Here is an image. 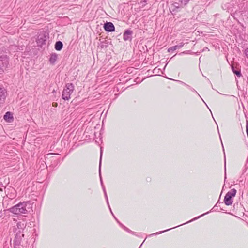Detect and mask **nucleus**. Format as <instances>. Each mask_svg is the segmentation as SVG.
I'll return each instance as SVG.
<instances>
[{
	"instance_id": "nucleus-31",
	"label": "nucleus",
	"mask_w": 248,
	"mask_h": 248,
	"mask_svg": "<svg viewBox=\"0 0 248 248\" xmlns=\"http://www.w3.org/2000/svg\"><path fill=\"white\" fill-rule=\"evenodd\" d=\"M109 208L110 211H111V208H110V207H109Z\"/></svg>"
},
{
	"instance_id": "nucleus-30",
	"label": "nucleus",
	"mask_w": 248,
	"mask_h": 248,
	"mask_svg": "<svg viewBox=\"0 0 248 248\" xmlns=\"http://www.w3.org/2000/svg\"><path fill=\"white\" fill-rule=\"evenodd\" d=\"M109 208L110 211H111V208H110V207H109Z\"/></svg>"
},
{
	"instance_id": "nucleus-19",
	"label": "nucleus",
	"mask_w": 248,
	"mask_h": 248,
	"mask_svg": "<svg viewBox=\"0 0 248 248\" xmlns=\"http://www.w3.org/2000/svg\"><path fill=\"white\" fill-rule=\"evenodd\" d=\"M104 193H105V197H106V200H107V203L108 204V197H107V193H106L105 189H104Z\"/></svg>"
},
{
	"instance_id": "nucleus-33",
	"label": "nucleus",
	"mask_w": 248,
	"mask_h": 248,
	"mask_svg": "<svg viewBox=\"0 0 248 248\" xmlns=\"http://www.w3.org/2000/svg\"><path fill=\"white\" fill-rule=\"evenodd\" d=\"M0 190H2V189H1V188H0Z\"/></svg>"
},
{
	"instance_id": "nucleus-3",
	"label": "nucleus",
	"mask_w": 248,
	"mask_h": 248,
	"mask_svg": "<svg viewBox=\"0 0 248 248\" xmlns=\"http://www.w3.org/2000/svg\"><path fill=\"white\" fill-rule=\"evenodd\" d=\"M26 227V224L23 221H20L16 223V225L14 226L13 228V231L14 232L16 233V238H17L19 237V238L21 237H24V234H22L21 236L20 235L21 232L23 231L24 229Z\"/></svg>"
},
{
	"instance_id": "nucleus-14",
	"label": "nucleus",
	"mask_w": 248,
	"mask_h": 248,
	"mask_svg": "<svg viewBox=\"0 0 248 248\" xmlns=\"http://www.w3.org/2000/svg\"><path fill=\"white\" fill-rule=\"evenodd\" d=\"M232 70L234 73H235L237 76L240 77L241 76V72L238 70H235L233 67H232Z\"/></svg>"
},
{
	"instance_id": "nucleus-12",
	"label": "nucleus",
	"mask_w": 248,
	"mask_h": 248,
	"mask_svg": "<svg viewBox=\"0 0 248 248\" xmlns=\"http://www.w3.org/2000/svg\"><path fill=\"white\" fill-rule=\"evenodd\" d=\"M62 46L63 44L60 41H57L55 44V48L58 51L61 50L62 49Z\"/></svg>"
},
{
	"instance_id": "nucleus-15",
	"label": "nucleus",
	"mask_w": 248,
	"mask_h": 248,
	"mask_svg": "<svg viewBox=\"0 0 248 248\" xmlns=\"http://www.w3.org/2000/svg\"><path fill=\"white\" fill-rule=\"evenodd\" d=\"M184 44H185L183 42H181L178 45L174 46L176 47V48L177 49H178V48H181L182 47H183L184 46Z\"/></svg>"
},
{
	"instance_id": "nucleus-13",
	"label": "nucleus",
	"mask_w": 248,
	"mask_h": 248,
	"mask_svg": "<svg viewBox=\"0 0 248 248\" xmlns=\"http://www.w3.org/2000/svg\"><path fill=\"white\" fill-rule=\"evenodd\" d=\"M189 0H179V1L182 6H185L189 2Z\"/></svg>"
},
{
	"instance_id": "nucleus-27",
	"label": "nucleus",
	"mask_w": 248,
	"mask_h": 248,
	"mask_svg": "<svg viewBox=\"0 0 248 248\" xmlns=\"http://www.w3.org/2000/svg\"><path fill=\"white\" fill-rule=\"evenodd\" d=\"M56 105H57V103H55V104L53 105V106H56Z\"/></svg>"
},
{
	"instance_id": "nucleus-5",
	"label": "nucleus",
	"mask_w": 248,
	"mask_h": 248,
	"mask_svg": "<svg viewBox=\"0 0 248 248\" xmlns=\"http://www.w3.org/2000/svg\"><path fill=\"white\" fill-rule=\"evenodd\" d=\"M8 64L9 61L6 56H1L0 57V73L6 69Z\"/></svg>"
},
{
	"instance_id": "nucleus-34",
	"label": "nucleus",
	"mask_w": 248,
	"mask_h": 248,
	"mask_svg": "<svg viewBox=\"0 0 248 248\" xmlns=\"http://www.w3.org/2000/svg\"><path fill=\"white\" fill-rule=\"evenodd\" d=\"M0 190H2V189H1V188H0Z\"/></svg>"
},
{
	"instance_id": "nucleus-6",
	"label": "nucleus",
	"mask_w": 248,
	"mask_h": 248,
	"mask_svg": "<svg viewBox=\"0 0 248 248\" xmlns=\"http://www.w3.org/2000/svg\"><path fill=\"white\" fill-rule=\"evenodd\" d=\"M104 28L107 31L112 32L115 31V27L111 22H106L104 24Z\"/></svg>"
},
{
	"instance_id": "nucleus-7",
	"label": "nucleus",
	"mask_w": 248,
	"mask_h": 248,
	"mask_svg": "<svg viewBox=\"0 0 248 248\" xmlns=\"http://www.w3.org/2000/svg\"><path fill=\"white\" fill-rule=\"evenodd\" d=\"M132 33L133 32L131 30H126L123 34V39L124 41L131 40L132 39Z\"/></svg>"
},
{
	"instance_id": "nucleus-16",
	"label": "nucleus",
	"mask_w": 248,
	"mask_h": 248,
	"mask_svg": "<svg viewBox=\"0 0 248 248\" xmlns=\"http://www.w3.org/2000/svg\"><path fill=\"white\" fill-rule=\"evenodd\" d=\"M175 50H176V47L175 46H173L168 48V52H172L174 51H175Z\"/></svg>"
},
{
	"instance_id": "nucleus-11",
	"label": "nucleus",
	"mask_w": 248,
	"mask_h": 248,
	"mask_svg": "<svg viewBox=\"0 0 248 248\" xmlns=\"http://www.w3.org/2000/svg\"><path fill=\"white\" fill-rule=\"evenodd\" d=\"M182 7V5L178 2H174L171 5V8L173 12H178L177 9Z\"/></svg>"
},
{
	"instance_id": "nucleus-8",
	"label": "nucleus",
	"mask_w": 248,
	"mask_h": 248,
	"mask_svg": "<svg viewBox=\"0 0 248 248\" xmlns=\"http://www.w3.org/2000/svg\"><path fill=\"white\" fill-rule=\"evenodd\" d=\"M6 97V92L5 89L0 88V104H3Z\"/></svg>"
},
{
	"instance_id": "nucleus-25",
	"label": "nucleus",
	"mask_w": 248,
	"mask_h": 248,
	"mask_svg": "<svg viewBox=\"0 0 248 248\" xmlns=\"http://www.w3.org/2000/svg\"><path fill=\"white\" fill-rule=\"evenodd\" d=\"M56 105H57V103H55V104L53 105V106H56Z\"/></svg>"
},
{
	"instance_id": "nucleus-2",
	"label": "nucleus",
	"mask_w": 248,
	"mask_h": 248,
	"mask_svg": "<svg viewBox=\"0 0 248 248\" xmlns=\"http://www.w3.org/2000/svg\"><path fill=\"white\" fill-rule=\"evenodd\" d=\"M74 90V86L72 83L66 84L62 93V98L64 100H69L70 99V95L73 92Z\"/></svg>"
},
{
	"instance_id": "nucleus-28",
	"label": "nucleus",
	"mask_w": 248,
	"mask_h": 248,
	"mask_svg": "<svg viewBox=\"0 0 248 248\" xmlns=\"http://www.w3.org/2000/svg\"><path fill=\"white\" fill-rule=\"evenodd\" d=\"M147 0H143L144 2H146Z\"/></svg>"
},
{
	"instance_id": "nucleus-18",
	"label": "nucleus",
	"mask_w": 248,
	"mask_h": 248,
	"mask_svg": "<svg viewBox=\"0 0 248 248\" xmlns=\"http://www.w3.org/2000/svg\"><path fill=\"white\" fill-rule=\"evenodd\" d=\"M101 158H102V154H101L100 164H99V174H100V172H101Z\"/></svg>"
},
{
	"instance_id": "nucleus-23",
	"label": "nucleus",
	"mask_w": 248,
	"mask_h": 248,
	"mask_svg": "<svg viewBox=\"0 0 248 248\" xmlns=\"http://www.w3.org/2000/svg\"><path fill=\"white\" fill-rule=\"evenodd\" d=\"M192 91H193V92H196V93L198 94V95L199 96V94L197 92V91H195V90H194V89H192Z\"/></svg>"
},
{
	"instance_id": "nucleus-29",
	"label": "nucleus",
	"mask_w": 248,
	"mask_h": 248,
	"mask_svg": "<svg viewBox=\"0 0 248 248\" xmlns=\"http://www.w3.org/2000/svg\"><path fill=\"white\" fill-rule=\"evenodd\" d=\"M109 208L110 211H111V208H110V207H109Z\"/></svg>"
},
{
	"instance_id": "nucleus-10",
	"label": "nucleus",
	"mask_w": 248,
	"mask_h": 248,
	"mask_svg": "<svg viewBox=\"0 0 248 248\" xmlns=\"http://www.w3.org/2000/svg\"><path fill=\"white\" fill-rule=\"evenodd\" d=\"M58 58V55L56 53H52L50 55L49 59L51 64H54Z\"/></svg>"
},
{
	"instance_id": "nucleus-21",
	"label": "nucleus",
	"mask_w": 248,
	"mask_h": 248,
	"mask_svg": "<svg viewBox=\"0 0 248 248\" xmlns=\"http://www.w3.org/2000/svg\"><path fill=\"white\" fill-rule=\"evenodd\" d=\"M245 53L248 59V48L245 50Z\"/></svg>"
},
{
	"instance_id": "nucleus-4",
	"label": "nucleus",
	"mask_w": 248,
	"mask_h": 248,
	"mask_svg": "<svg viewBox=\"0 0 248 248\" xmlns=\"http://www.w3.org/2000/svg\"><path fill=\"white\" fill-rule=\"evenodd\" d=\"M236 193V190L234 188L232 189L227 193L224 199V203L226 205L229 206L232 204L233 200L232 198L235 196Z\"/></svg>"
},
{
	"instance_id": "nucleus-32",
	"label": "nucleus",
	"mask_w": 248,
	"mask_h": 248,
	"mask_svg": "<svg viewBox=\"0 0 248 248\" xmlns=\"http://www.w3.org/2000/svg\"><path fill=\"white\" fill-rule=\"evenodd\" d=\"M100 179H101V178L100 177ZM100 181L101 182H102V179H100Z\"/></svg>"
},
{
	"instance_id": "nucleus-20",
	"label": "nucleus",
	"mask_w": 248,
	"mask_h": 248,
	"mask_svg": "<svg viewBox=\"0 0 248 248\" xmlns=\"http://www.w3.org/2000/svg\"><path fill=\"white\" fill-rule=\"evenodd\" d=\"M208 213H209V212H207V213H205V214H202V215L201 216H199V217H196V218H194V219H193V220H196V219H197V218H200L201 217L203 216H204V215L208 214Z\"/></svg>"
},
{
	"instance_id": "nucleus-22",
	"label": "nucleus",
	"mask_w": 248,
	"mask_h": 248,
	"mask_svg": "<svg viewBox=\"0 0 248 248\" xmlns=\"http://www.w3.org/2000/svg\"><path fill=\"white\" fill-rule=\"evenodd\" d=\"M14 197H15L14 194L13 195H10V198L13 199Z\"/></svg>"
},
{
	"instance_id": "nucleus-17",
	"label": "nucleus",
	"mask_w": 248,
	"mask_h": 248,
	"mask_svg": "<svg viewBox=\"0 0 248 248\" xmlns=\"http://www.w3.org/2000/svg\"><path fill=\"white\" fill-rule=\"evenodd\" d=\"M170 230V229H167V230H166L163 231H160V232H155V233L151 234L150 235V236H151V235H157V234H161V233H163V232H166V231H169V230Z\"/></svg>"
},
{
	"instance_id": "nucleus-24",
	"label": "nucleus",
	"mask_w": 248,
	"mask_h": 248,
	"mask_svg": "<svg viewBox=\"0 0 248 248\" xmlns=\"http://www.w3.org/2000/svg\"><path fill=\"white\" fill-rule=\"evenodd\" d=\"M124 229H125V230H127V231L128 230V229H127V228H126V227H124Z\"/></svg>"
},
{
	"instance_id": "nucleus-9",
	"label": "nucleus",
	"mask_w": 248,
	"mask_h": 248,
	"mask_svg": "<svg viewBox=\"0 0 248 248\" xmlns=\"http://www.w3.org/2000/svg\"><path fill=\"white\" fill-rule=\"evenodd\" d=\"M4 119L8 122H11L13 120V114L10 112H7L4 116Z\"/></svg>"
},
{
	"instance_id": "nucleus-26",
	"label": "nucleus",
	"mask_w": 248,
	"mask_h": 248,
	"mask_svg": "<svg viewBox=\"0 0 248 248\" xmlns=\"http://www.w3.org/2000/svg\"><path fill=\"white\" fill-rule=\"evenodd\" d=\"M56 105H57V103H55V104L53 105V106H56Z\"/></svg>"
},
{
	"instance_id": "nucleus-1",
	"label": "nucleus",
	"mask_w": 248,
	"mask_h": 248,
	"mask_svg": "<svg viewBox=\"0 0 248 248\" xmlns=\"http://www.w3.org/2000/svg\"><path fill=\"white\" fill-rule=\"evenodd\" d=\"M31 204L29 202H19L17 204L11 207L8 210L14 214L19 215L21 214H27L28 209H30Z\"/></svg>"
}]
</instances>
